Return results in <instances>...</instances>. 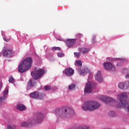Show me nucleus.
<instances>
[{"label": "nucleus", "mask_w": 129, "mask_h": 129, "mask_svg": "<svg viewBox=\"0 0 129 129\" xmlns=\"http://www.w3.org/2000/svg\"><path fill=\"white\" fill-rule=\"evenodd\" d=\"M117 98L119 99L120 103L117 104L116 107L118 108L124 107L129 113V102L127 101V94L126 93H122L117 96Z\"/></svg>", "instance_id": "1"}, {"label": "nucleus", "mask_w": 129, "mask_h": 129, "mask_svg": "<svg viewBox=\"0 0 129 129\" xmlns=\"http://www.w3.org/2000/svg\"><path fill=\"white\" fill-rule=\"evenodd\" d=\"M129 86V81H126L124 83H119L118 87L120 89H126Z\"/></svg>", "instance_id": "13"}, {"label": "nucleus", "mask_w": 129, "mask_h": 129, "mask_svg": "<svg viewBox=\"0 0 129 129\" xmlns=\"http://www.w3.org/2000/svg\"><path fill=\"white\" fill-rule=\"evenodd\" d=\"M76 39H68L66 41V44L69 48H71L76 44Z\"/></svg>", "instance_id": "8"}, {"label": "nucleus", "mask_w": 129, "mask_h": 129, "mask_svg": "<svg viewBox=\"0 0 129 129\" xmlns=\"http://www.w3.org/2000/svg\"><path fill=\"white\" fill-rule=\"evenodd\" d=\"M59 41H62V40H61V39H59Z\"/></svg>", "instance_id": "33"}, {"label": "nucleus", "mask_w": 129, "mask_h": 129, "mask_svg": "<svg viewBox=\"0 0 129 129\" xmlns=\"http://www.w3.org/2000/svg\"><path fill=\"white\" fill-rule=\"evenodd\" d=\"M65 72L67 76H72V75L74 74V70L69 68L65 70Z\"/></svg>", "instance_id": "14"}, {"label": "nucleus", "mask_w": 129, "mask_h": 129, "mask_svg": "<svg viewBox=\"0 0 129 129\" xmlns=\"http://www.w3.org/2000/svg\"><path fill=\"white\" fill-rule=\"evenodd\" d=\"M76 64L78 65V66H81L82 65V63L81 62V61L78 60L76 61Z\"/></svg>", "instance_id": "28"}, {"label": "nucleus", "mask_w": 129, "mask_h": 129, "mask_svg": "<svg viewBox=\"0 0 129 129\" xmlns=\"http://www.w3.org/2000/svg\"><path fill=\"white\" fill-rule=\"evenodd\" d=\"M69 89H70V90H73V89H74L75 88V85L72 84V85L69 86Z\"/></svg>", "instance_id": "23"}, {"label": "nucleus", "mask_w": 129, "mask_h": 129, "mask_svg": "<svg viewBox=\"0 0 129 129\" xmlns=\"http://www.w3.org/2000/svg\"><path fill=\"white\" fill-rule=\"evenodd\" d=\"M74 55L76 56V57H78V58H79V57H80V53H79V52H75Z\"/></svg>", "instance_id": "29"}, {"label": "nucleus", "mask_w": 129, "mask_h": 129, "mask_svg": "<svg viewBox=\"0 0 129 129\" xmlns=\"http://www.w3.org/2000/svg\"><path fill=\"white\" fill-rule=\"evenodd\" d=\"M109 116H111V117H115L116 116V113H115L113 111H110L108 113Z\"/></svg>", "instance_id": "19"}, {"label": "nucleus", "mask_w": 129, "mask_h": 129, "mask_svg": "<svg viewBox=\"0 0 129 129\" xmlns=\"http://www.w3.org/2000/svg\"><path fill=\"white\" fill-rule=\"evenodd\" d=\"M88 71H89V70L88 68L84 69L81 71L80 74V75L84 76V75H85L86 73H88Z\"/></svg>", "instance_id": "18"}, {"label": "nucleus", "mask_w": 129, "mask_h": 129, "mask_svg": "<svg viewBox=\"0 0 129 129\" xmlns=\"http://www.w3.org/2000/svg\"><path fill=\"white\" fill-rule=\"evenodd\" d=\"M44 119V114L41 113H38L34 118L29 120L28 122H23L21 123V126L26 127L32 125V123H37L43 121Z\"/></svg>", "instance_id": "3"}, {"label": "nucleus", "mask_w": 129, "mask_h": 129, "mask_svg": "<svg viewBox=\"0 0 129 129\" xmlns=\"http://www.w3.org/2000/svg\"><path fill=\"white\" fill-rule=\"evenodd\" d=\"M84 92L85 93H91L92 92V87L91 86V83L90 82H88L86 84Z\"/></svg>", "instance_id": "9"}, {"label": "nucleus", "mask_w": 129, "mask_h": 129, "mask_svg": "<svg viewBox=\"0 0 129 129\" xmlns=\"http://www.w3.org/2000/svg\"><path fill=\"white\" fill-rule=\"evenodd\" d=\"M28 85L31 87L33 86V84L32 83V80L29 81V82H28Z\"/></svg>", "instance_id": "30"}, {"label": "nucleus", "mask_w": 129, "mask_h": 129, "mask_svg": "<svg viewBox=\"0 0 129 129\" xmlns=\"http://www.w3.org/2000/svg\"><path fill=\"white\" fill-rule=\"evenodd\" d=\"M128 94H129V93H128Z\"/></svg>", "instance_id": "35"}, {"label": "nucleus", "mask_w": 129, "mask_h": 129, "mask_svg": "<svg viewBox=\"0 0 129 129\" xmlns=\"http://www.w3.org/2000/svg\"><path fill=\"white\" fill-rule=\"evenodd\" d=\"M45 74V70L43 69L35 68L34 71L31 72V75L36 80L41 78Z\"/></svg>", "instance_id": "5"}, {"label": "nucleus", "mask_w": 129, "mask_h": 129, "mask_svg": "<svg viewBox=\"0 0 129 129\" xmlns=\"http://www.w3.org/2000/svg\"><path fill=\"white\" fill-rule=\"evenodd\" d=\"M61 50V48L60 47H53L52 48V51H60Z\"/></svg>", "instance_id": "25"}, {"label": "nucleus", "mask_w": 129, "mask_h": 129, "mask_svg": "<svg viewBox=\"0 0 129 129\" xmlns=\"http://www.w3.org/2000/svg\"><path fill=\"white\" fill-rule=\"evenodd\" d=\"M89 49L85 48H82L80 49V52L83 53V54H85V53H88Z\"/></svg>", "instance_id": "20"}, {"label": "nucleus", "mask_w": 129, "mask_h": 129, "mask_svg": "<svg viewBox=\"0 0 129 129\" xmlns=\"http://www.w3.org/2000/svg\"><path fill=\"white\" fill-rule=\"evenodd\" d=\"M82 34L79 33L78 34H77V38H81V37H82Z\"/></svg>", "instance_id": "31"}, {"label": "nucleus", "mask_w": 129, "mask_h": 129, "mask_svg": "<svg viewBox=\"0 0 129 129\" xmlns=\"http://www.w3.org/2000/svg\"><path fill=\"white\" fill-rule=\"evenodd\" d=\"M103 66L106 70H115V68L110 62H104Z\"/></svg>", "instance_id": "10"}, {"label": "nucleus", "mask_w": 129, "mask_h": 129, "mask_svg": "<svg viewBox=\"0 0 129 129\" xmlns=\"http://www.w3.org/2000/svg\"><path fill=\"white\" fill-rule=\"evenodd\" d=\"M117 66H118V64H117Z\"/></svg>", "instance_id": "34"}, {"label": "nucleus", "mask_w": 129, "mask_h": 129, "mask_svg": "<svg viewBox=\"0 0 129 129\" xmlns=\"http://www.w3.org/2000/svg\"><path fill=\"white\" fill-rule=\"evenodd\" d=\"M17 127L15 125L9 124L7 127V129H16Z\"/></svg>", "instance_id": "21"}, {"label": "nucleus", "mask_w": 129, "mask_h": 129, "mask_svg": "<svg viewBox=\"0 0 129 129\" xmlns=\"http://www.w3.org/2000/svg\"><path fill=\"white\" fill-rule=\"evenodd\" d=\"M33 63V59L31 57H27L25 58L21 64L19 65L18 68V71L20 73H24L27 70H29L32 66Z\"/></svg>", "instance_id": "4"}, {"label": "nucleus", "mask_w": 129, "mask_h": 129, "mask_svg": "<svg viewBox=\"0 0 129 129\" xmlns=\"http://www.w3.org/2000/svg\"><path fill=\"white\" fill-rule=\"evenodd\" d=\"M125 78H129V74H127L125 76Z\"/></svg>", "instance_id": "32"}, {"label": "nucleus", "mask_w": 129, "mask_h": 129, "mask_svg": "<svg viewBox=\"0 0 129 129\" xmlns=\"http://www.w3.org/2000/svg\"><path fill=\"white\" fill-rule=\"evenodd\" d=\"M60 110H63L65 113L67 112L68 110L70 114H73L74 113V110L70 107L68 108V109H66V108H63L62 109H60Z\"/></svg>", "instance_id": "16"}, {"label": "nucleus", "mask_w": 129, "mask_h": 129, "mask_svg": "<svg viewBox=\"0 0 129 129\" xmlns=\"http://www.w3.org/2000/svg\"><path fill=\"white\" fill-rule=\"evenodd\" d=\"M44 89L45 90H46V91H48V90H50V89H51V86H46L44 87Z\"/></svg>", "instance_id": "26"}, {"label": "nucleus", "mask_w": 129, "mask_h": 129, "mask_svg": "<svg viewBox=\"0 0 129 129\" xmlns=\"http://www.w3.org/2000/svg\"><path fill=\"white\" fill-rule=\"evenodd\" d=\"M26 107L23 104H18L17 105V109H18L19 110H26Z\"/></svg>", "instance_id": "17"}, {"label": "nucleus", "mask_w": 129, "mask_h": 129, "mask_svg": "<svg viewBox=\"0 0 129 129\" xmlns=\"http://www.w3.org/2000/svg\"><path fill=\"white\" fill-rule=\"evenodd\" d=\"M15 81V79L13 77H10L9 79V82L11 83H13Z\"/></svg>", "instance_id": "24"}, {"label": "nucleus", "mask_w": 129, "mask_h": 129, "mask_svg": "<svg viewBox=\"0 0 129 129\" xmlns=\"http://www.w3.org/2000/svg\"><path fill=\"white\" fill-rule=\"evenodd\" d=\"M12 53L13 51H12V50L5 49L4 52V56L5 57H11Z\"/></svg>", "instance_id": "15"}, {"label": "nucleus", "mask_w": 129, "mask_h": 129, "mask_svg": "<svg viewBox=\"0 0 129 129\" xmlns=\"http://www.w3.org/2000/svg\"><path fill=\"white\" fill-rule=\"evenodd\" d=\"M58 57H59L60 58H61V57H64V53L62 52H59L57 54Z\"/></svg>", "instance_id": "27"}, {"label": "nucleus", "mask_w": 129, "mask_h": 129, "mask_svg": "<svg viewBox=\"0 0 129 129\" xmlns=\"http://www.w3.org/2000/svg\"><path fill=\"white\" fill-rule=\"evenodd\" d=\"M99 99L105 103H109V102L115 103L114 99L107 96H101L99 97Z\"/></svg>", "instance_id": "7"}, {"label": "nucleus", "mask_w": 129, "mask_h": 129, "mask_svg": "<svg viewBox=\"0 0 129 129\" xmlns=\"http://www.w3.org/2000/svg\"><path fill=\"white\" fill-rule=\"evenodd\" d=\"M100 103L95 101H88L84 102L82 105L83 110H89L90 111H93L96 110L100 107Z\"/></svg>", "instance_id": "2"}, {"label": "nucleus", "mask_w": 129, "mask_h": 129, "mask_svg": "<svg viewBox=\"0 0 129 129\" xmlns=\"http://www.w3.org/2000/svg\"><path fill=\"white\" fill-rule=\"evenodd\" d=\"M3 39L5 42H10L11 41V36L9 37V38L6 37V35L3 36Z\"/></svg>", "instance_id": "22"}, {"label": "nucleus", "mask_w": 129, "mask_h": 129, "mask_svg": "<svg viewBox=\"0 0 129 129\" xmlns=\"http://www.w3.org/2000/svg\"><path fill=\"white\" fill-rule=\"evenodd\" d=\"M3 96L0 97V107L3 104V101L6 100L9 96V88L7 87L3 92Z\"/></svg>", "instance_id": "6"}, {"label": "nucleus", "mask_w": 129, "mask_h": 129, "mask_svg": "<svg viewBox=\"0 0 129 129\" xmlns=\"http://www.w3.org/2000/svg\"><path fill=\"white\" fill-rule=\"evenodd\" d=\"M31 97L32 98H35L36 99H42L43 98V96H45V95H39L37 92H33L30 94Z\"/></svg>", "instance_id": "12"}, {"label": "nucleus", "mask_w": 129, "mask_h": 129, "mask_svg": "<svg viewBox=\"0 0 129 129\" xmlns=\"http://www.w3.org/2000/svg\"><path fill=\"white\" fill-rule=\"evenodd\" d=\"M95 78L98 82L101 83L103 81V79H102V76H101V72L98 71L96 74L95 75Z\"/></svg>", "instance_id": "11"}]
</instances>
